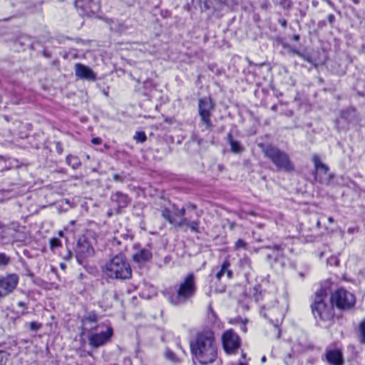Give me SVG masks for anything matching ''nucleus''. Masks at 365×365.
Here are the masks:
<instances>
[{"label": "nucleus", "mask_w": 365, "mask_h": 365, "mask_svg": "<svg viewBox=\"0 0 365 365\" xmlns=\"http://www.w3.org/2000/svg\"><path fill=\"white\" fill-rule=\"evenodd\" d=\"M190 349L199 363L208 364L214 362L217 356V346L213 331L210 328L198 331L190 342Z\"/></svg>", "instance_id": "1"}, {"label": "nucleus", "mask_w": 365, "mask_h": 365, "mask_svg": "<svg viewBox=\"0 0 365 365\" xmlns=\"http://www.w3.org/2000/svg\"><path fill=\"white\" fill-rule=\"evenodd\" d=\"M196 292V277L190 273L179 283L165 289L163 294L171 304L180 306L191 301Z\"/></svg>", "instance_id": "2"}, {"label": "nucleus", "mask_w": 365, "mask_h": 365, "mask_svg": "<svg viewBox=\"0 0 365 365\" xmlns=\"http://www.w3.org/2000/svg\"><path fill=\"white\" fill-rule=\"evenodd\" d=\"M103 272L107 277L116 279H127L132 276L130 264L121 254L115 255L106 262Z\"/></svg>", "instance_id": "3"}, {"label": "nucleus", "mask_w": 365, "mask_h": 365, "mask_svg": "<svg viewBox=\"0 0 365 365\" xmlns=\"http://www.w3.org/2000/svg\"><path fill=\"white\" fill-rule=\"evenodd\" d=\"M327 295L328 290L325 287H321L315 292L314 302L312 304V311L315 318L330 319L334 317V305L325 302Z\"/></svg>", "instance_id": "4"}, {"label": "nucleus", "mask_w": 365, "mask_h": 365, "mask_svg": "<svg viewBox=\"0 0 365 365\" xmlns=\"http://www.w3.org/2000/svg\"><path fill=\"white\" fill-rule=\"evenodd\" d=\"M259 146L262 148L264 155L268 158L279 170L286 172H290L294 170V166L287 153L271 145H264L263 144H259Z\"/></svg>", "instance_id": "5"}, {"label": "nucleus", "mask_w": 365, "mask_h": 365, "mask_svg": "<svg viewBox=\"0 0 365 365\" xmlns=\"http://www.w3.org/2000/svg\"><path fill=\"white\" fill-rule=\"evenodd\" d=\"M113 329L110 326H96L92 328L88 336V344L93 349L103 346L111 340Z\"/></svg>", "instance_id": "6"}, {"label": "nucleus", "mask_w": 365, "mask_h": 365, "mask_svg": "<svg viewBox=\"0 0 365 365\" xmlns=\"http://www.w3.org/2000/svg\"><path fill=\"white\" fill-rule=\"evenodd\" d=\"M331 303L342 311L351 309L356 303L355 296L347 290L340 288L331 295Z\"/></svg>", "instance_id": "7"}, {"label": "nucleus", "mask_w": 365, "mask_h": 365, "mask_svg": "<svg viewBox=\"0 0 365 365\" xmlns=\"http://www.w3.org/2000/svg\"><path fill=\"white\" fill-rule=\"evenodd\" d=\"M214 109L213 103L210 98H203L198 101V113L200 122L206 130L210 131L212 129V124L210 120L212 111Z\"/></svg>", "instance_id": "8"}, {"label": "nucleus", "mask_w": 365, "mask_h": 365, "mask_svg": "<svg viewBox=\"0 0 365 365\" xmlns=\"http://www.w3.org/2000/svg\"><path fill=\"white\" fill-rule=\"evenodd\" d=\"M75 252L79 263H81L82 259L91 257L95 254L91 242L85 236L78 238Z\"/></svg>", "instance_id": "9"}, {"label": "nucleus", "mask_w": 365, "mask_h": 365, "mask_svg": "<svg viewBox=\"0 0 365 365\" xmlns=\"http://www.w3.org/2000/svg\"><path fill=\"white\" fill-rule=\"evenodd\" d=\"M19 280V278L16 274H9L0 277V299L12 293L16 288Z\"/></svg>", "instance_id": "10"}, {"label": "nucleus", "mask_w": 365, "mask_h": 365, "mask_svg": "<svg viewBox=\"0 0 365 365\" xmlns=\"http://www.w3.org/2000/svg\"><path fill=\"white\" fill-rule=\"evenodd\" d=\"M222 340L224 349L227 353L233 352L240 346V338L232 330L226 331Z\"/></svg>", "instance_id": "11"}, {"label": "nucleus", "mask_w": 365, "mask_h": 365, "mask_svg": "<svg viewBox=\"0 0 365 365\" xmlns=\"http://www.w3.org/2000/svg\"><path fill=\"white\" fill-rule=\"evenodd\" d=\"M197 4L202 11L212 9L214 11H221L226 4L227 0H192Z\"/></svg>", "instance_id": "12"}, {"label": "nucleus", "mask_w": 365, "mask_h": 365, "mask_svg": "<svg viewBox=\"0 0 365 365\" xmlns=\"http://www.w3.org/2000/svg\"><path fill=\"white\" fill-rule=\"evenodd\" d=\"M75 74L81 79L88 81H95L96 79V75L92 69L79 63L75 64Z\"/></svg>", "instance_id": "13"}, {"label": "nucleus", "mask_w": 365, "mask_h": 365, "mask_svg": "<svg viewBox=\"0 0 365 365\" xmlns=\"http://www.w3.org/2000/svg\"><path fill=\"white\" fill-rule=\"evenodd\" d=\"M110 200L117 205L116 213L118 214L120 212L121 209L126 207L130 202L128 195L120 191L113 193Z\"/></svg>", "instance_id": "14"}, {"label": "nucleus", "mask_w": 365, "mask_h": 365, "mask_svg": "<svg viewBox=\"0 0 365 365\" xmlns=\"http://www.w3.org/2000/svg\"><path fill=\"white\" fill-rule=\"evenodd\" d=\"M325 356L327 361L331 365H343L344 364V358L340 349H327Z\"/></svg>", "instance_id": "15"}, {"label": "nucleus", "mask_w": 365, "mask_h": 365, "mask_svg": "<svg viewBox=\"0 0 365 365\" xmlns=\"http://www.w3.org/2000/svg\"><path fill=\"white\" fill-rule=\"evenodd\" d=\"M265 248L272 251V253L267 254L266 257L267 260L270 262H277L283 257L284 250V245L283 243L273 246H267Z\"/></svg>", "instance_id": "16"}, {"label": "nucleus", "mask_w": 365, "mask_h": 365, "mask_svg": "<svg viewBox=\"0 0 365 365\" xmlns=\"http://www.w3.org/2000/svg\"><path fill=\"white\" fill-rule=\"evenodd\" d=\"M152 258V252L149 248H140L133 255V259L138 264H144Z\"/></svg>", "instance_id": "17"}, {"label": "nucleus", "mask_w": 365, "mask_h": 365, "mask_svg": "<svg viewBox=\"0 0 365 365\" xmlns=\"http://www.w3.org/2000/svg\"><path fill=\"white\" fill-rule=\"evenodd\" d=\"M312 161L314 163V168H315V180H318L319 182L322 183L324 182V179L322 178H319V179L318 180L317 179V174L319 173H322L323 174H324L325 175H327L328 174V172H329V168L327 165H325L324 163H323L319 157L317 155H313L312 157Z\"/></svg>", "instance_id": "18"}, {"label": "nucleus", "mask_w": 365, "mask_h": 365, "mask_svg": "<svg viewBox=\"0 0 365 365\" xmlns=\"http://www.w3.org/2000/svg\"><path fill=\"white\" fill-rule=\"evenodd\" d=\"M341 118L348 123L353 125H356L360 121L357 111L353 108H349L343 110L341 113Z\"/></svg>", "instance_id": "19"}, {"label": "nucleus", "mask_w": 365, "mask_h": 365, "mask_svg": "<svg viewBox=\"0 0 365 365\" xmlns=\"http://www.w3.org/2000/svg\"><path fill=\"white\" fill-rule=\"evenodd\" d=\"M161 216L170 225L175 223V205H172L169 207H163L160 210Z\"/></svg>", "instance_id": "20"}, {"label": "nucleus", "mask_w": 365, "mask_h": 365, "mask_svg": "<svg viewBox=\"0 0 365 365\" xmlns=\"http://www.w3.org/2000/svg\"><path fill=\"white\" fill-rule=\"evenodd\" d=\"M230 262L228 259H225L221 265L220 269L216 273L215 278L220 281L222 277L226 274L228 279H232L233 273L230 269Z\"/></svg>", "instance_id": "21"}, {"label": "nucleus", "mask_w": 365, "mask_h": 365, "mask_svg": "<svg viewBox=\"0 0 365 365\" xmlns=\"http://www.w3.org/2000/svg\"><path fill=\"white\" fill-rule=\"evenodd\" d=\"M227 141L230 145L231 151L235 153L242 152L243 148L238 141L234 140L231 133L227 134Z\"/></svg>", "instance_id": "22"}, {"label": "nucleus", "mask_w": 365, "mask_h": 365, "mask_svg": "<svg viewBox=\"0 0 365 365\" xmlns=\"http://www.w3.org/2000/svg\"><path fill=\"white\" fill-rule=\"evenodd\" d=\"M66 163L73 169H77L81 165V163L79 158L77 156L71 155L67 156Z\"/></svg>", "instance_id": "23"}, {"label": "nucleus", "mask_w": 365, "mask_h": 365, "mask_svg": "<svg viewBox=\"0 0 365 365\" xmlns=\"http://www.w3.org/2000/svg\"><path fill=\"white\" fill-rule=\"evenodd\" d=\"M276 5L280 6L284 9H289L292 6L291 0H274Z\"/></svg>", "instance_id": "24"}, {"label": "nucleus", "mask_w": 365, "mask_h": 365, "mask_svg": "<svg viewBox=\"0 0 365 365\" xmlns=\"http://www.w3.org/2000/svg\"><path fill=\"white\" fill-rule=\"evenodd\" d=\"M190 222L191 221H190L187 218L182 217V219L180 221L175 220V223H174L173 225L175 227L180 228L185 226L189 227Z\"/></svg>", "instance_id": "25"}, {"label": "nucleus", "mask_w": 365, "mask_h": 365, "mask_svg": "<svg viewBox=\"0 0 365 365\" xmlns=\"http://www.w3.org/2000/svg\"><path fill=\"white\" fill-rule=\"evenodd\" d=\"M8 355H9V353H8L6 347L4 349H0V365L6 364Z\"/></svg>", "instance_id": "26"}, {"label": "nucleus", "mask_w": 365, "mask_h": 365, "mask_svg": "<svg viewBox=\"0 0 365 365\" xmlns=\"http://www.w3.org/2000/svg\"><path fill=\"white\" fill-rule=\"evenodd\" d=\"M134 139L137 142L144 143V142H145L147 137H146L145 133L143 131H138V132H136V133L134 136Z\"/></svg>", "instance_id": "27"}, {"label": "nucleus", "mask_w": 365, "mask_h": 365, "mask_svg": "<svg viewBox=\"0 0 365 365\" xmlns=\"http://www.w3.org/2000/svg\"><path fill=\"white\" fill-rule=\"evenodd\" d=\"M199 225H200V220H196L190 222L189 228L190 229V230L192 232L199 233L200 232Z\"/></svg>", "instance_id": "28"}, {"label": "nucleus", "mask_w": 365, "mask_h": 365, "mask_svg": "<svg viewBox=\"0 0 365 365\" xmlns=\"http://www.w3.org/2000/svg\"><path fill=\"white\" fill-rule=\"evenodd\" d=\"M11 262L10 257L7 256L4 253H0V266H6Z\"/></svg>", "instance_id": "29"}, {"label": "nucleus", "mask_w": 365, "mask_h": 365, "mask_svg": "<svg viewBox=\"0 0 365 365\" xmlns=\"http://www.w3.org/2000/svg\"><path fill=\"white\" fill-rule=\"evenodd\" d=\"M247 243L242 239H239L235 245V250L244 249L247 250Z\"/></svg>", "instance_id": "30"}, {"label": "nucleus", "mask_w": 365, "mask_h": 365, "mask_svg": "<svg viewBox=\"0 0 365 365\" xmlns=\"http://www.w3.org/2000/svg\"><path fill=\"white\" fill-rule=\"evenodd\" d=\"M359 332L361 337V342H365V321H362L359 325Z\"/></svg>", "instance_id": "31"}, {"label": "nucleus", "mask_w": 365, "mask_h": 365, "mask_svg": "<svg viewBox=\"0 0 365 365\" xmlns=\"http://www.w3.org/2000/svg\"><path fill=\"white\" fill-rule=\"evenodd\" d=\"M61 246V241L58 238H52L50 240V247L52 250Z\"/></svg>", "instance_id": "32"}, {"label": "nucleus", "mask_w": 365, "mask_h": 365, "mask_svg": "<svg viewBox=\"0 0 365 365\" xmlns=\"http://www.w3.org/2000/svg\"><path fill=\"white\" fill-rule=\"evenodd\" d=\"M165 356L168 359H169L171 361L175 362L178 361L175 354L170 350H167L165 351Z\"/></svg>", "instance_id": "33"}, {"label": "nucleus", "mask_w": 365, "mask_h": 365, "mask_svg": "<svg viewBox=\"0 0 365 365\" xmlns=\"http://www.w3.org/2000/svg\"><path fill=\"white\" fill-rule=\"evenodd\" d=\"M185 208L182 207V208L179 209L175 205V216H176V217H185Z\"/></svg>", "instance_id": "34"}, {"label": "nucleus", "mask_w": 365, "mask_h": 365, "mask_svg": "<svg viewBox=\"0 0 365 365\" xmlns=\"http://www.w3.org/2000/svg\"><path fill=\"white\" fill-rule=\"evenodd\" d=\"M225 291V286H224V285H221L220 287L215 288L214 291H212V287H210V289L209 292L207 293V294L209 296H210L212 292L222 293Z\"/></svg>", "instance_id": "35"}, {"label": "nucleus", "mask_w": 365, "mask_h": 365, "mask_svg": "<svg viewBox=\"0 0 365 365\" xmlns=\"http://www.w3.org/2000/svg\"><path fill=\"white\" fill-rule=\"evenodd\" d=\"M41 327V324L32 322L29 324V328L33 331H37Z\"/></svg>", "instance_id": "36"}, {"label": "nucleus", "mask_w": 365, "mask_h": 365, "mask_svg": "<svg viewBox=\"0 0 365 365\" xmlns=\"http://www.w3.org/2000/svg\"><path fill=\"white\" fill-rule=\"evenodd\" d=\"M216 317H217V314L213 311L212 307L210 305H209V307H208L207 318L208 319H212V318H216Z\"/></svg>", "instance_id": "37"}, {"label": "nucleus", "mask_w": 365, "mask_h": 365, "mask_svg": "<svg viewBox=\"0 0 365 365\" xmlns=\"http://www.w3.org/2000/svg\"><path fill=\"white\" fill-rule=\"evenodd\" d=\"M17 307L21 309L19 312L21 314H24L26 309V304L23 302H19L17 304Z\"/></svg>", "instance_id": "38"}, {"label": "nucleus", "mask_w": 365, "mask_h": 365, "mask_svg": "<svg viewBox=\"0 0 365 365\" xmlns=\"http://www.w3.org/2000/svg\"><path fill=\"white\" fill-rule=\"evenodd\" d=\"M56 150L59 155L63 153V147L60 142L56 143Z\"/></svg>", "instance_id": "39"}, {"label": "nucleus", "mask_w": 365, "mask_h": 365, "mask_svg": "<svg viewBox=\"0 0 365 365\" xmlns=\"http://www.w3.org/2000/svg\"><path fill=\"white\" fill-rule=\"evenodd\" d=\"M91 142L94 145H100L102 143V140L101 138H93L92 140H91Z\"/></svg>", "instance_id": "40"}, {"label": "nucleus", "mask_w": 365, "mask_h": 365, "mask_svg": "<svg viewBox=\"0 0 365 365\" xmlns=\"http://www.w3.org/2000/svg\"><path fill=\"white\" fill-rule=\"evenodd\" d=\"M327 19H328V21L330 23V24H333L335 21V16L333 14H329L327 16Z\"/></svg>", "instance_id": "41"}, {"label": "nucleus", "mask_w": 365, "mask_h": 365, "mask_svg": "<svg viewBox=\"0 0 365 365\" xmlns=\"http://www.w3.org/2000/svg\"><path fill=\"white\" fill-rule=\"evenodd\" d=\"M272 322V325L273 326V327L277 329L279 328V324L278 323L279 321H275L276 323H274V321H271Z\"/></svg>", "instance_id": "42"}, {"label": "nucleus", "mask_w": 365, "mask_h": 365, "mask_svg": "<svg viewBox=\"0 0 365 365\" xmlns=\"http://www.w3.org/2000/svg\"><path fill=\"white\" fill-rule=\"evenodd\" d=\"M300 38V36L299 34H294L293 36H292V39L295 41H298Z\"/></svg>", "instance_id": "43"}, {"label": "nucleus", "mask_w": 365, "mask_h": 365, "mask_svg": "<svg viewBox=\"0 0 365 365\" xmlns=\"http://www.w3.org/2000/svg\"><path fill=\"white\" fill-rule=\"evenodd\" d=\"M71 257V252L68 250L67 255L64 257L65 259H69Z\"/></svg>", "instance_id": "44"}, {"label": "nucleus", "mask_w": 365, "mask_h": 365, "mask_svg": "<svg viewBox=\"0 0 365 365\" xmlns=\"http://www.w3.org/2000/svg\"><path fill=\"white\" fill-rule=\"evenodd\" d=\"M187 207L190 208L192 210H195L196 209V206L195 205H193V204H191V203L187 205Z\"/></svg>", "instance_id": "45"}, {"label": "nucleus", "mask_w": 365, "mask_h": 365, "mask_svg": "<svg viewBox=\"0 0 365 365\" xmlns=\"http://www.w3.org/2000/svg\"><path fill=\"white\" fill-rule=\"evenodd\" d=\"M331 260H334V262H334V263H335V264H336V265H338V262H339V261H338L336 259H334V258L329 259V263H330V264H331Z\"/></svg>", "instance_id": "46"}, {"label": "nucleus", "mask_w": 365, "mask_h": 365, "mask_svg": "<svg viewBox=\"0 0 365 365\" xmlns=\"http://www.w3.org/2000/svg\"><path fill=\"white\" fill-rule=\"evenodd\" d=\"M107 215L108 217H111L113 215V212L111 210H110L109 211H108V213H107Z\"/></svg>", "instance_id": "47"}, {"label": "nucleus", "mask_w": 365, "mask_h": 365, "mask_svg": "<svg viewBox=\"0 0 365 365\" xmlns=\"http://www.w3.org/2000/svg\"><path fill=\"white\" fill-rule=\"evenodd\" d=\"M312 5L314 6V7H317V5H318V2L317 1H312Z\"/></svg>", "instance_id": "48"}, {"label": "nucleus", "mask_w": 365, "mask_h": 365, "mask_svg": "<svg viewBox=\"0 0 365 365\" xmlns=\"http://www.w3.org/2000/svg\"><path fill=\"white\" fill-rule=\"evenodd\" d=\"M328 220L330 223H333L334 222V218L332 217H329L328 218Z\"/></svg>", "instance_id": "49"}, {"label": "nucleus", "mask_w": 365, "mask_h": 365, "mask_svg": "<svg viewBox=\"0 0 365 365\" xmlns=\"http://www.w3.org/2000/svg\"><path fill=\"white\" fill-rule=\"evenodd\" d=\"M260 314H261V317H267L266 315V314L263 312V311H260Z\"/></svg>", "instance_id": "50"}, {"label": "nucleus", "mask_w": 365, "mask_h": 365, "mask_svg": "<svg viewBox=\"0 0 365 365\" xmlns=\"http://www.w3.org/2000/svg\"><path fill=\"white\" fill-rule=\"evenodd\" d=\"M98 318V316L93 315V317H90L88 319H96Z\"/></svg>", "instance_id": "51"}, {"label": "nucleus", "mask_w": 365, "mask_h": 365, "mask_svg": "<svg viewBox=\"0 0 365 365\" xmlns=\"http://www.w3.org/2000/svg\"><path fill=\"white\" fill-rule=\"evenodd\" d=\"M282 26L285 27L287 26V21L285 20H284L282 23Z\"/></svg>", "instance_id": "52"}, {"label": "nucleus", "mask_w": 365, "mask_h": 365, "mask_svg": "<svg viewBox=\"0 0 365 365\" xmlns=\"http://www.w3.org/2000/svg\"><path fill=\"white\" fill-rule=\"evenodd\" d=\"M355 4H358L359 3V0H351Z\"/></svg>", "instance_id": "53"}, {"label": "nucleus", "mask_w": 365, "mask_h": 365, "mask_svg": "<svg viewBox=\"0 0 365 365\" xmlns=\"http://www.w3.org/2000/svg\"><path fill=\"white\" fill-rule=\"evenodd\" d=\"M261 360H262V362H265L266 361V357L264 356H262Z\"/></svg>", "instance_id": "54"}, {"label": "nucleus", "mask_w": 365, "mask_h": 365, "mask_svg": "<svg viewBox=\"0 0 365 365\" xmlns=\"http://www.w3.org/2000/svg\"><path fill=\"white\" fill-rule=\"evenodd\" d=\"M293 53H296V54H297V55H300L299 52V51H293Z\"/></svg>", "instance_id": "55"}, {"label": "nucleus", "mask_w": 365, "mask_h": 365, "mask_svg": "<svg viewBox=\"0 0 365 365\" xmlns=\"http://www.w3.org/2000/svg\"><path fill=\"white\" fill-rule=\"evenodd\" d=\"M272 109L273 110H276V109H277V106H273L272 107Z\"/></svg>", "instance_id": "56"}, {"label": "nucleus", "mask_w": 365, "mask_h": 365, "mask_svg": "<svg viewBox=\"0 0 365 365\" xmlns=\"http://www.w3.org/2000/svg\"><path fill=\"white\" fill-rule=\"evenodd\" d=\"M114 179L115 180H118V176L117 175H114Z\"/></svg>", "instance_id": "57"}, {"label": "nucleus", "mask_w": 365, "mask_h": 365, "mask_svg": "<svg viewBox=\"0 0 365 365\" xmlns=\"http://www.w3.org/2000/svg\"><path fill=\"white\" fill-rule=\"evenodd\" d=\"M317 226L318 227H320V222H319V221H318V222H317Z\"/></svg>", "instance_id": "58"}, {"label": "nucleus", "mask_w": 365, "mask_h": 365, "mask_svg": "<svg viewBox=\"0 0 365 365\" xmlns=\"http://www.w3.org/2000/svg\"><path fill=\"white\" fill-rule=\"evenodd\" d=\"M279 335H280V331H278V333H277V337L279 338Z\"/></svg>", "instance_id": "59"}, {"label": "nucleus", "mask_w": 365, "mask_h": 365, "mask_svg": "<svg viewBox=\"0 0 365 365\" xmlns=\"http://www.w3.org/2000/svg\"><path fill=\"white\" fill-rule=\"evenodd\" d=\"M327 2H328V4H329V5H331V4H331V2L329 0H328V1H327Z\"/></svg>", "instance_id": "60"}, {"label": "nucleus", "mask_w": 365, "mask_h": 365, "mask_svg": "<svg viewBox=\"0 0 365 365\" xmlns=\"http://www.w3.org/2000/svg\"><path fill=\"white\" fill-rule=\"evenodd\" d=\"M86 159L87 160H89L90 159V156L88 155H86Z\"/></svg>", "instance_id": "61"}, {"label": "nucleus", "mask_w": 365, "mask_h": 365, "mask_svg": "<svg viewBox=\"0 0 365 365\" xmlns=\"http://www.w3.org/2000/svg\"><path fill=\"white\" fill-rule=\"evenodd\" d=\"M242 322H245V321H242ZM242 327H243V329H244L245 327V323L242 324Z\"/></svg>", "instance_id": "62"}, {"label": "nucleus", "mask_w": 365, "mask_h": 365, "mask_svg": "<svg viewBox=\"0 0 365 365\" xmlns=\"http://www.w3.org/2000/svg\"><path fill=\"white\" fill-rule=\"evenodd\" d=\"M238 365H245V364L242 362H240Z\"/></svg>", "instance_id": "63"}, {"label": "nucleus", "mask_w": 365, "mask_h": 365, "mask_svg": "<svg viewBox=\"0 0 365 365\" xmlns=\"http://www.w3.org/2000/svg\"><path fill=\"white\" fill-rule=\"evenodd\" d=\"M61 267L62 268H64L65 265H64V264H61Z\"/></svg>", "instance_id": "64"}]
</instances>
